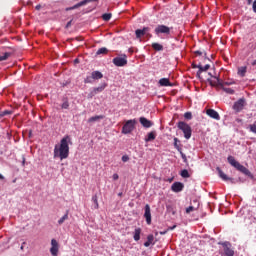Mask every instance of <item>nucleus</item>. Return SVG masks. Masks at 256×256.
<instances>
[{
    "label": "nucleus",
    "instance_id": "18",
    "mask_svg": "<svg viewBox=\"0 0 256 256\" xmlns=\"http://www.w3.org/2000/svg\"><path fill=\"white\" fill-rule=\"evenodd\" d=\"M140 123L142 126H144L146 129H149V127H153V122L151 120H148L145 117H140Z\"/></svg>",
    "mask_w": 256,
    "mask_h": 256
},
{
    "label": "nucleus",
    "instance_id": "48",
    "mask_svg": "<svg viewBox=\"0 0 256 256\" xmlns=\"http://www.w3.org/2000/svg\"><path fill=\"white\" fill-rule=\"evenodd\" d=\"M195 55H203V52L200 50L195 51Z\"/></svg>",
    "mask_w": 256,
    "mask_h": 256
},
{
    "label": "nucleus",
    "instance_id": "38",
    "mask_svg": "<svg viewBox=\"0 0 256 256\" xmlns=\"http://www.w3.org/2000/svg\"><path fill=\"white\" fill-rule=\"evenodd\" d=\"M193 211H197V208L193 207V206H189L188 208H186V213H191Z\"/></svg>",
    "mask_w": 256,
    "mask_h": 256
},
{
    "label": "nucleus",
    "instance_id": "53",
    "mask_svg": "<svg viewBox=\"0 0 256 256\" xmlns=\"http://www.w3.org/2000/svg\"><path fill=\"white\" fill-rule=\"evenodd\" d=\"M3 179H5V176L0 174V180H3Z\"/></svg>",
    "mask_w": 256,
    "mask_h": 256
},
{
    "label": "nucleus",
    "instance_id": "20",
    "mask_svg": "<svg viewBox=\"0 0 256 256\" xmlns=\"http://www.w3.org/2000/svg\"><path fill=\"white\" fill-rule=\"evenodd\" d=\"M156 138H157V134L154 131L149 132L147 137L145 138V142L149 143L150 141H155Z\"/></svg>",
    "mask_w": 256,
    "mask_h": 256
},
{
    "label": "nucleus",
    "instance_id": "4",
    "mask_svg": "<svg viewBox=\"0 0 256 256\" xmlns=\"http://www.w3.org/2000/svg\"><path fill=\"white\" fill-rule=\"evenodd\" d=\"M135 125H137V120L135 119L126 121V123L122 127V133L124 135H129V133H131L133 129H135Z\"/></svg>",
    "mask_w": 256,
    "mask_h": 256
},
{
    "label": "nucleus",
    "instance_id": "55",
    "mask_svg": "<svg viewBox=\"0 0 256 256\" xmlns=\"http://www.w3.org/2000/svg\"><path fill=\"white\" fill-rule=\"evenodd\" d=\"M118 197H123V192L118 193Z\"/></svg>",
    "mask_w": 256,
    "mask_h": 256
},
{
    "label": "nucleus",
    "instance_id": "29",
    "mask_svg": "<svg viewBox=\"0 0 256 256\" xmlns=\"http://www.w3.org/2000/svg\"><path fill=\"white\" fill-rule=\"evenodd\" d=\"M67 219H69V212L67 211L66 214L61 217L59 220H58V225H63L65 223V221H67Z\"/></svg>",
    "mask_w": 256,
    "mask_h": 256
},
{
    "label": "nucleus",
    "instance_id": "32",
    "mask_svg": "<svg viewBox=\"0 0 256 256\" xmlns=\"http://www.w3.org/2000/svg\"><path fill=\"white\" fill-rule=\"evenodd\" d=\"M178 143H179V139L178 138H174V147H175V149H177V151L179 153H181L182 149H181V146H179Z\"/></svg>",
    "mask_w": 256,
    "mask_h": 256
},
{
    "label": "nucleus",
    "instance_id": "44",
    "mask_svg": "<svg viewBox=\"0 0 256 256\" xmlns=\"http://www.w3.org/2000/svg\"><path fill=\"white\" fill-rule=\"evenodd\" d=\"M2 115H4V117L5 115H11V111L5 110L2 112Z\"/></svg>",
    "mask_w": 256,
    "mask_h": 256
},
{
    "label": "nucleus",
    "instance_id": "39",
    "mask_svg": "<svg viewBox=\"0 0 256 256\" xmlns=\"http://www.w3.org/2000/svg\"><path fill=\"white\" fill-rule=\"evenodd\" d=\"M180 155H181L184 163H187V156L185 155V153H183V150H181Z\"/></svg>",
    "mask_w": 256,
    "mask_h": 256
},
{
    "label": "nucleus",
    "instance_id": "56",
    "mask_svg": "<svg viewBox=\"0 0 256 256\" xmlns=\"http://www.w3.org/2000/svg\"><path fill=\"white\" fill-rule=\"evenodd\" d=\"M71 26V21L67 23L66 27H70Z\"/></svg>",
    "mask_w": 256,
    "mask_h": 256
},
{
    "label": "nucleus",
    "instance_id": "8",
    "mask_svg": "<svg viewBox=\"0 0 256 256\" xmlns=\"http://www.w3.org/2000/svg\"><path fill=\"white\" fill-rule=\"evenodd\" d=\"M224 255L225 256H235V251L232 250L231 248V243L229 242H224L222 244Z\"/></svg>",
    "mask_w": 256,
    "mask_h": 256
},
{
    "label": "nucleus",
    "instance_id": "22",
    "mask_svg": "<svg viewBox=\"0 0 256 256\" xmlns=\"http://www.w3.org/2000/svg\"><path fill=\"white\" fill-rule=\"evenodd\" d=\"M91 77L94 80L103 79V73H101L100 71H93L91 73Z\"/></svg>",
    "mask_w": 256,
    "mask_h": 256
},
{
    "label": "nucleus",
    "instance_id": "57",
    "mask_svg": "<svg viewBox=\"0 0 256 256\" xmlns=\"http://www.w3.org/2000/svg\"><path fill=\"white\" fill-rule=\"evenodd\" d=\"M165 233H167V231L160 232V235H165Z\"/></svg>",
    "mask_w": 256,
    "mask_h": 256
},
{
    "label": "nucleus",
    "instance_id": "47",
    "mask_svg": "<svg viewBox=\"0 0 256 256\" xmlns=\"http://www.w3.org/2000/svg\"><path fill=\"white\" fill-rule=\"evenodd\" d=\"M177 228V225H174V226H172V227H169L168 229H167V231H173V229H176Z\"/></svg>",
    "mask_w": 256,
    "mask_h": 256
},
{
    "label": "nucleus",
    "instance_id": "41",
    "mask_svg": "<svg viewBox=\"0 0 256 256\" xmlns=\"http://www.w3.org/2000/svg\"><path fill=\"white\" fill-rule=\"evenodd\" d=\"M224 85H235V81H233V80H228V81H226V82H224Z\"/></svg>",
    "mask_w": 256,
    "mask_h": 256
},
{
    "label": "nucleus",
    "instance_id": "19",
    "mask_svg": "<svg viewBox=\"0 0 256 256\" xmlns=\"http://www.w3.org/2000/svg\"><path fill=\"white\" fill-rule=\"evenodd\" d=\"M160 87H173V83L168 78H161L159 80Z\"/></svg>",
    "mask_w": 256,
    "mask_h": 256
},
{
    "label": "nucleus",
    "instance_id": "59",
    "mask_svg": "<svg viewBox=\"0 0 256 256\" xmlns=\"http://www.w3.org/2000/svg\"><path fill=\"white\" fill-rule=\"evenodd\" d=\"M21 249L23 250V246H21Z\"/></svg>",
    "mask_w": 256,
    "mask_h": 256
},
{
    "label": "nucleus",
    "instance_id": "58",
    "mask_svg": "<svg viewBox=\"0 0 256 256\" xmlns=\"http://www.w3.org/2000/svg\"><path fill=\"white\" fill-rule=\"evenodd\" d=\"M74 61H75V63H79V59H75Z\"/></svg>",
    "mask_w": 256,
    "mask_h": 256
},
{
    "label": "nucleus",
    "instance_id": "5",
    "mask_svg": "<svg viewBox=\"0 0 256 256\" xmlns=\"http://www.w3.org/2000/svg\"><path fill=\"white\" fill-rule=\"evenodd\" d=\"M112 63L116 66V67H125V65H127V55L122 54L121 57H115L112 60Z\"/></svg>",
    "mask_w": 256,
    "mask_h": 256
},
{
    "label": "nucleus",
    "instance_id": "9",
    "mask_svg": "<svg viewBox=\"0 0 256 256\" xmlns=\"http://www.w3.org/2000/svg\"><path fill=\"white\" fill-rule=\"evenodd\" d=\"M93 1L97 2L98 0H83L72 7L65 8V11H73L74 9H79V7H83L87 5V3H92Z\"/></svg>",
    "mask_w": 256,
    "mask_h": 256
},
{
    "label": "nucleus",
    "instance_id": "1",
    "mask_svg": "<svg viewBox=\"0 0 256 256\" xmlns=\"http://www.w3.org/2000/svg\"><path fill=\"white\" fill-rule=\"evenodd\" d=\"M69 143H71V137L66 135L60 140V144L54 146V159L63 161L69 157Z\"/></svg>",
    "mask_w": 256,
    "mask_h": 256
},
{
    "label": "nucleus",
    "instance_id": "49",
    "mask_svg": "<svg viewBox=\"0 0 256 256\" xmlns=\"http://www.w3.org/2000/svg\"><path fill=\"white\" fill-rule=\"evenodd\" d=\"M247 1V5H252L253 4V0H246Z\"/></svg>",
    "mask_w": 256,
    "mask_h": 256
},
{
    "label": "nucleus",
    "instance_id": "28",
    "mask_svg": "<svg viewBox=\"0 0 256 256\" xmlns=\"http://www.w3.org/2000/svg\"><path fill=\"white\" fill-rule=\"evenodd\" d=\"M152 49H154V51H163V45L154 42L152 43Z\"/></svg>",
    "mask_w": 256,
    "mask_h": 256
},
{
    "label": "nucleus",
    "instance_id": "36",
    "mask_svg": "<svg viewBox=\"0 0 256 256\" xmlns=\"http://www.w3.org/2000/svg\"><path fill=\"white\" fill-rule=\"evenodd\" d=\"M249 130L251 133H254L256 135V121L253 124L249 125Z\"/></svg>",
    "mask_w": 256,
    "mask_h": 256
},
{
    "label": "nucleus",
    "instance_id": "2",
    "mask_svg": "<svg viewBox=\"0 0 256 256\" xmlns=\"http://www.w3.org/2000/svg\"><path fill=\"white\" fill-rule=\"evenodd\" d=\"M228 163L237 169V171H240V173H243L244 175H247L248 177H252L251 171L247 169L245 166L241 165L237 160H235V157L228 156L227 158Z\"/></svg>",
    "mask_w": 256,
    "mask_h": 256
},
{
    "label": "nucleus",
    "instance_id": "14",
    "mask_svg": "<svg viewBox=\"0 0 256 256\" xmlns=\"http://www.w3.org/2000/svg\"><path fill=\"white\" fill-rule=\"evenodd\" d=\"M144 209V217L146 219V223L147 225H151V206H149V204H146Z\"/></svg>",
    "mask_w": 256,
    "mask_h": 256
},
{
    "label": "nucleus",
    "instance_id": "13",
    "mask_svg": "<svg viewBox=\"0 0 256 256\" xmlns=\"http://www.w3.org/2000/svg\"><path fill=\"white\" fill-rule=\"evenodd\" d=\"M206 115H208V117H211V119H215L216 121H219L221 119L219 112L211 108L206 110Z\"/></svg>",
    "mask_w": 256,
    "mask_h": 256
},
{
    "label": "nucleus",
    "instance_id": "12",
    "mask_svg": "<svg viewBox=\"0 0 256 256\" xmlns=\"http://www.w3.org/2000/svg\"><path fill=\"white\" fill-rule=\"evenodd\" d=\"M183 189H185V184L181 182H174L171 186V191H173L174 193H181Z\"/></svg>",
    "mask_w": 256,
    "mask_h": 256
},
{
    "label": "nucleus",
    "instance_id": "46",
    "mask_svg": "<svg viewBox=\"0 0 256 256\" xmlns=\"http://www.w3.org/2000/svg\"><path fill=\"white\" fill-rule=\"evenodd\" d=\"M112 178L114 181H117V179H119V174H113Z\"/></svg>",
    "mask_w": 256,
    "mask_h": 256
},
{
    "label": "nucleus",
    "instance_id": "17",
    "mask_svg": "<svg viewBox=\"0 0 256 256\" xmlns=\"http://www.w3.org/2000/svg\"><path fill=\"white\" fill-rule=\"evenodd\" d=\"M210 67H211V65H209V64H206L205 66H203V65H201V64H198V71H197V77L199 78V79H201V73L203 72V71H209V69H210Z\"/></svg>",
    "mask_w": 256,
    "mask_h": 256
},
{
    "label": "nucleus",
    "instance_id": "30",
    "mask_svg": "<svg viewBox=\"0 0 256 256\" xmlns=\"http://www.w3.org/2000/svg\"><path fill=\"white\" fill-rule=\"evenodd\" d=\"M108 53H109V50L105 47H102L98 49V51L96 52V55H107Z\"/></svg>",
    "mask_w": 256,
    "mask_h": 256
},
{
    "label": "nucleus",
    "instance_id": "42",
    "mask_svg": "<svg viewBox=\"0 0 256 256\" xmlns=\"http://www.w3.org/2000/svg\"><path fill=\"white\" fill-rule=\"evenodd\" d=\"M122 161H123V163H127V161H129V156L123 155L122 156Z\"/></svg>",
    "mask_w": 256,
    "mask_h": 256
},
{
    "label": "nucleus",
    "instance_id": "11",
    "mask_svg": "<svg viewBox=\"0 0 256 256\" xmlns=\"http://www.w3.org/2000/svg\"><path fill=\"white\" fill-rule=\"evenodd\" d=\"M50 253L53 256L59 255V242H57L55 239L51 240Z\"/></svg>",
    "mask_w": 256,
    "mask_h": 256
},
{
    "label": "nucleus",
    "instance_id": "16",
    "mask_svg": "<svg viewBox=\"0 0 256 256\" xmlns=\"http://www.w3.org/2000/svg\"><path fill=\"white\" fill-rule=\"evenodd\" d=\"M106 87H107V84H102L101 86L94 88L90 93V98L94 97V95H97V93H103Z\"/></svg>",
    "mask_w": 256,
    "mask_h": 256
},
{
    "label": "nucleus",
    "instance_id": "24",
    "mask_svg": "<svg viewBox=\"0 0 256 256\" xmlns=\"http://www.w3.org/2000/svg\"><path fill=\"white\" fill-rule=\"evenodd\" d=\"M246 74H247V66H241L238 68V75L240 77H245Z\"/></svg>",
    "mask_w": 256,
    "mask_h": 256
},
{
    "label": "nucleus",
    "instance_id": "15",
    "mask_svg": "<svg viewBox=\"0 0 256 256\" xmlns=\"http://www.w3.org/2000/svg\"><path fill=\"white\" fill-rule=\"evenodd\" d=\"M216 169L218 171L219 177L222 178L223 181H230L231 183H235V180L233 178L228 177L227 174H225L224 171L221 170V168L217 167Z\"/></svg>",
    "mask_w": 256,
    "mask_h": 256
},
{
    "label": "nucleus",
    "instance_id": "34",
    "mask_svg": "<svg viewBox=\"0 0 256 256\" xmlns=\"http://www.w3.org/2000/svg\"><path fill=\"white\" fill-rule=\"evenodd\" d=\"M223 91H225V93H228V95H235V90H233V88L223 87Z\"/></svg>",
    "mask_w": 256,
    "mask_h": 256
},
{
    "label": "nucleus",
    "instance_id": "40",
    "mask_svg": "<svg viewBox=\"0 0 256 256\" xmlns=\"http://www.w3.org/2000/svg\"><path fill=\"white\" fill-rule=\"evenodd\" d=\"M62 109H69V102L65 101L64 103H62Z\"/></svg>",
    "mask_w": 256,
    "mask_h": 256
},
{
    "label": "nucleus",
    "instance_id": "43",
    "mask_svg": "<svg viewBox=\"0 0 256 256\" xmlns=\"http://www.w3.org/2000/svg\"><path fill=\"white\" fill-rule=\"evenodd\" d=\"M253 12L256 13V0L252 3Z\"/></svg>",
    "mask_w": 256,
    "mask_h": 256
},
{
    "label": "nucleus",
    "instance_id": "23",
    "mask_svg": "<svg viewBox=\"0 0 256 256\" xmlns=\"http://www.w3.org/2000/svg\"><path fill=\"white\" fill-rule=\"evenodd\" d=\"M215 79L216 81L211 82V85H217L223 89V87H225V82H223V80L219 79L218 77H215Z\"/></svg>",
    "mask_w": 256,
    "mask_h": 256
},
{
    "label": "nucleus",
    "instance_id": "27",
    "mask_svg": "<svg viewBox=\"0 0 256 256\" xmlns=\"http://www.w3.org/2000/svg\"><path fill=\"white\" fill-rule=\"evenodd\" d=\"M134 241H139L141 239V228H136L134 231Z\"/></svg>",
    "mask_w": 256,
    "mask_h": 256
},
{
    "label": "nucleus",
    "instance_id": "33",
    "mask_svg": "<svg viewBox=\"0 0 256 256\" xmlns=\"http://www.w3.org/2000/svg\"><path fill=\"white\" fill-rule=\"evenodd\" d=\"M111 17H113L111 13H105L102 15L103 21H111Z\"/></svg>",
    "mask_w": 256,
    "mask_h": 256
},
{
    "label": "nucleus",
    "instance_id": "50",
    "mask_svg": "<svg viewBox=\"0 0 256 256\" xmlns=\"http://www.w3.org/2000/svg\"><path fill=\"white\" fill-rule=\"evenodd\" d=\"M36 11H39L41 9V5L38 4L36 7H35Z\"/></svg>",
    "mask_w": 256,
    "mask_h": 256
},
{
    "label": "nucleus",
    "instance_id": "26",
    "mask_svg": "<svg viewBox=\"0 0 256 256\" xmlns=\"http://www.w3.org/2000/svg\"><path fill=\"white\" fill-rule=\"evenodd\" d=\"M11 57L9 52H0V61H7Z\"/></svg>",
    "mask_w": 256,
    "mask_h": 256
},
{
    "label": "nucleus",
    "instance_id": "10",
    "mask_svg": "<svg viewBox=\"0 0 256 256\" xmlns=\"http://www.w3.org/2000/svg\"><path fill=\"white\" fill-rule=\"evenodd\" d=\"M244 107H245V100L243 98H240L233 105V109L234 111H236V113H240V111H243Z\"/></svg>",
    "mask_w": 256,
    "mask_h": 256
},
{
    "label": "nucleus",
    "instance_id": "25",
    "mask_svg": "<svg viewBox=\"0 0 256 256\" xmlns=\"http://www.w3.org/2000/svg\"><path fill=\"white\" fill-rule=\"evenodd\" d=\"M154 239H155V237L152 234L148 235L147 241L144 243V247H150L151 244L153 243Z\"/></svg>",
    "mask_w": 256,
    "mask_h": 256
},
{
    "label": "nucleus",
    "instance_id": "52",
    "mask_svg": "<svg viewBox=\"0 0 256 256\" xmlns=\"http://www.w3.org/2000/svg\"><path fill=\"white\" fill-rule=\"evenodd\" d=\"M256 65V59L252 62V67H255Z\"/></svg>",
    "mask_w": 256,
    "mask_h": 256
},
{
    "label": "nucleus",
    "instance_id": "3",
    "mask_svg": "<svg viewBox=\"0 0 256 256\" xmlns=\"http://www.w3.org/2000/svg\"><path fill=\"white\" fill-rule=\"evenodd\" d=\"M177 127L183 132L185 139H191L193 130L191 129V126L187 124V122L180 121L178 122Z\"/></svg>",
    "mask_w": 256,
    "mask_h": 256
},
{
    "label": "nucleus",
    "instance_id": "31",
    "mask_svg": "<svg viewBox=\"0 0 256 256\" xmlns=\"http://www.w3.org/2000/svg\"><path fill=\"white\" fill-rule=\"evenodd\" d=\"M181 177H183L184 179H189V177H191V175H189V171L187 169H184L181 171L180 173Z\"/></svg>",
    "mask_w": 256,
    "mask_h": 256
},
{
    "label": "nucleus",
    "instance_id": "7",
    "mask_svg": "<svg viewBox=\"0 0 256 256\" xmlns=\"http://www.w3.org/2000/svg\"><path fill=\"white\" fill-rule=\"evenodd\" d=\"M150 31H151V28H149V27H144L142 30L137 29L135 31L137 39H141V37H143L144 35H146L147 37H151V35L149 33Z\"/></svg>",
    "mask_w": 256,
    "mask_h": 256
},
{
    "label": "nucleus",
    "instance_id": "37",
    "mask_svg": "<svg viewBox=\"0 0 256 256\" xmlns=\"http://www.w3.org/2000/svg\"><path fill=\"white\" fill-rule=\"evenodd\" d=\"M184 118H186L188 121L193 119V114L191 112H186L184 114Z\"/></svg>",
    "mask_w": 256,
    "mask_h": 256
},
{
    "label": "nucleus",
    "instance_id": "35",
    "mask_svg": "<svg viewBox=\"0 0 256 256\" xmlns=\"http://www.w3.org/2000/svg\"><path fill=\"white\" fill-rule=\"evenodd\" d=\"M92 201L95 204L94 209H99V201L97 200V195L92 197Z\"/></svg>",
    "mask_w": 256,
    "mask_h": 256
},
{
    "label": "nucleus",
    "instance_id": "45",
    "mask_svg": "<svg viewBox=\"0 0 256 256\" xmlns=\"http://www.w3.org/2000/svg\"><path fill=\"white\" fill-rule=\"evenodd\" d=\"M91 79H92V76H91V77H87V78L84 80V83H91Z\"/></svg>",
    "mask_w": 256,
    "mask_h": 256
},
{
    "label": "nucleus",
    "instance_id": "54",
    "mask_svg": "<svg viewBox=\"0 0 256 256\" xmlns=\"http://www.w3.org/2000/svg\"><path fill=\"white\" fill-rule=\"evenodd\" d=\"M2 117H5V115L3 114V112H0V119H1Z\"/></svg>",
    "mask_w": 256,
    "mask_h": 256
},
{
    "label": "nucleus",
    "instance_id": "21",
    "mask_svg": "<svg viewBox=\"0 0 256 256\" xmlns=\"http://www.w3.org/2000/svg\"><path fill=\"white\" fill-rule=\"evenodd\" d=\"M101 119H105V115L92 116L88 119V123H95L96 121H101Z\"/></svg>",
    "mask_w": 256,
    "mask_h": 256
},
{
    "label": "nucleus",
    "instance_id": "6",
    "mask_svg": "<svg viewBox=\"0 0 256 256\" xmlns=\"http://www.w3.org/2000/svg\"><path fill=\"white\" fill-rule=\"evenodd\" d=\"M155 33L156 35H161V34L170 35L171 28H169V26H166V25H158L155 28Z\"/></svg>",
    "mask_w": 256,
    "mask_h": 256
},
{
    "label": "nucleus",
    "instance_id": "60",
    "mask_svg": "<svg viewBox=\"0 0 256 256\" xmlns=\"http://www.w3.org/2000/svg\"><path fill=\"white\" fill-rule=\"evenodd\" d=\"M164 1H167V0H164Z\"/></svg>",
    "mask_w": 256,
    "mask_h": 256
},
{
    "label": "nucleus",
    "instance_id": "51",
    "mask_svg": "<svg viewBox=\"0 0 256 256\" xmlns=\"http://www.w3.org/2000/svg\"><path fill=\"white\" fill-rule=\"evenodd\" d=\"M192 67H193V69H199V65L193 64Z\"/></svg>",
    "mask_w": 256,
    "mask_h": 256
}]
</instances>
